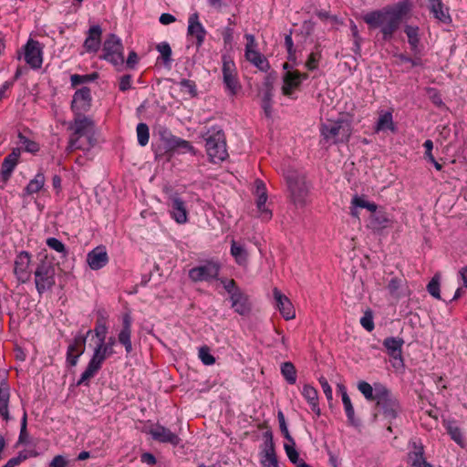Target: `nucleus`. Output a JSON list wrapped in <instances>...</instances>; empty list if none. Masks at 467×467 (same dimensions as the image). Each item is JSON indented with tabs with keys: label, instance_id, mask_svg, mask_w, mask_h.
<instances>
[{
	"label": "nucleus",
	"instance_id": "obj_1",
	"mask_svg": "<svg viewBox=\"0 0 467 467\" xmlns=\"http://www.w3.org/2000/svg\"><path fill=\"white\" fill-rule=\"evenodd\" d=\"M411 8L412 5L409 0H402L392 6L368 12L362 18L370 29L380 27L382 39L388 42L393 38L402 19L410 13Z\"/></svg>",
	"mask_w": 467,
	"mask_h": 467
},
{
	"label": "nucleus",
	"instance_id": "obj_2",
	"mask_svg": "<svg viewBox=\"0 0 467 467\" xmlns=\"http://www.w3.org/2000/svg\"><path fill=\"white\" fill-rule=\"evenodd\" d=\"M158 135L163 145L153 147L155 159H161L165 155L171 156L173 153H186L196 155V150L192 143L186 140L177 137L171 133L170 129L165 126H160Z\"/></svg>",
	"mask_w": 467,
	"mask_h": 467
},
{
	"label": "nucleus",
	"instance_id": "obj_3",
	"mask_svg": "<svg viewBox=\"0 0 467 467\" xmlns=\"http://www.w3.org/2000/svg\"><path fill=\"white\" fill-rule=\"evenodd\" d=\"M201 137L205 140V150L211 162L218 163L228 157L225 134L221 126L207 128Z\"/></svg>",
	"mask_w": 467,
	"mask_h": 467
},
{
	"label": "nucleus",
	"instance_id": "obj_4",
	"mask_svg": "<svg viewBox=\"0 0 467 467\" xmlns=\"http://www.w3.org/2000/svg\"><path fill=\"white\" fill-rule=\"evenodd\" d=\"M352 122L353 119L351 115L348 113L341 114L340 117L332 123L321 125V136L326 140L333 139L334 144L348 143L353 131Z\"/></svg>",
	"mask_w": 467,
	"mask_h": 467
},
{
	"label": "nucleus",
	"instance_id": "obj_5",
	"mask_svg": "<svg viewBox=\"0 0 467 467\" xmlns=\"http://www.w3.org/2000/svg\"><path fill=\"white\" fill-rule=\"evenodd\" d=\"M375 390L377 391V405L380 408L384 418L392 423L402 411L400 400L381 383H375Z\"/></svg>",
	"mask_w": 467,
	"mask_h": 467
},
{
	"label": "nucleus",
	"instance_id": "obj_6",
	"mask_svg": "<svg viewBox=\"0 0 467 467\" xmlns=\"http://www.w3.org/2000/svg\"><path fill=\"white\" fill-rule=\"evenodd\" d=\"M285 180L293 202L296 205L304 206L309 192L306 176L296 171H288Z\"/></svg>",
	"mask_w": 467,
	"mask_h": 467
},
{
	"label": "nucleus",
	"instance_id": "obj_7",
	"mask_svg": "<svg viewBox=\"0 0 467 467\" xmlns=\"http://www.w3.org/2000/svg\"><path fill=\"white\" fill-rule=\"evenodd\" d=\"M101 59L111 63L116 67H121L124 60V47L121 39L113 33L107 36L103 43ZM119 70V68H118Z\"/></svg>",
	"mask_w": 467,
	"mask_h": 467
},
{
	"label": "nucleus",
	"instance_id": "obj_8",
	"mask_svg": "<svg viewBox=\"0 0 467 467\" xmlns=\"http://www.w3.org/2000/svg\"><path fill=\"white\" fill-rule=\"evenodd\" d=\"M221 268L222 265L218 260L213 258L207 259L189 270V278L194 283H209L214 279H218Z\"/></svg>",
	"mask_w": 467,
	"mask_h": 467
},
{
	"label": "nucleus",
	"instance_id": "obj_9",
	"mask_svg": "<svg viewBox=\"0 0 467 467\" xmlns=\"http://www.w3.org/2000/svg\"><path fill=\"white\" fill-rule=\"evenodd\" d=\"M35 284L39 295L50 290L55 285V268L44 260L40 262L35 271Z\"/></svg>",
	"mask_w": 467,
	"mask_h": 467
},
{
	"label": "nucleus",
	"instance_id": "obj_10",
	"mask_svg": "<svg viewBox=\"0 0 467 467\" xmlns=\"http://www.w3.org/2000/svg\"><path fill=\"white\" fill-rule=\"evenodd\" d=\"M92 333V330H88L86 334L78 332L74 338L69 342L67 354L66 365L68 368H73L78 365L79 358L84 354L86 349V343L88 337Z\"/></svg>",
	"mask_w": 467,
	"mask_h": 467
},
{
	"label": "nucleus",
	"instance_id": "obj_11",
	"mask_svg": "<svg viewBox=\"0 0 467 467\" xmlns=\"http://www.w3.org/2000/svg\"><path fill=\"white\" fill-rule=\"evenodd\" d=\"M223 81L225 87L226 91L231 95L234 96L237 94L238 90L241 88V85L237 77V70L234 60L226 55H223Z\"/></svg>",
	"mask_w": 467,
	"mask_h": 467
},
{
	"label": "nucleus",
	"instance_id": "obj_12",
	"mask_svg": "<svg viewBox=\"0 0 467 467\" xmlns=\"http://www.w3.org/2000/svg\"><path fill=\"white\" fill-rule=\"evenodd\" d=\"M408 467H433L427 462L425 457V447L419 439H412L409 441V452L407 453Z\"/></svg>",
	"mask_w": 467,
	"mask_h": 467
},
{
	"label": "nucleus",
	"instance_id": "obj_13",
	"mask_svg": "<svg viewBox=\"0 0 467 467\" xmlns=\"http://www.w3.org/2000/svg\"><path fill=\"white\" fill-rule=\"evenodd\" d=\"M92 106L91 90L88 87H82L75 91L70 109L74 115H82L90 110Z\"/></svg>",
	"mask_w": 467,
	"mask_h": 467
},
{
	"label": "nucleus",
	"instance_id": "obj_14",
	"mask_svg": "<svg viewBox=\"0 0 467 467\" xmlns=\"http://www.w3.org/2000/svg\"><path fill=\"white\" fill-rule=\"evenodd\" d=\"M143 431L150 434L153 441L161 443H169L174 447L178 446L182 441L176 433L160 423H156L149 430H144Z\"/></svg>",
	"mask_w": 467,
	"mask_h": 467
},
{
	"label": "nucleus",
	"instance_id": "obj_15",
	"mask_svg": "<svg viewBox=\"0 0 467 467\" xmlns=\"http://www.w3.org/2000/svg\"><path fill=\"white\" fill-rule=\"evenodd\" d=\"M248 43L245 47V58L256 67L262 72H268L270 69V64L267 58L261 54L259 51L252 49V46L254 45V36L253 35H245Z\"/></svg>",
	"mask_w": 467,
	"mask_h": 467
},
{
	"label": "nucleus",
	"instance_id": "obj_16",
	"mask_svg": "<svg viewBox=\"0 0 467 467\" xmlns=\"http://www.w3.org/2000/svg\"><path fill=\"white\" fill-rule=\"evenodd\" d=\"M25 60L34 69L40 68L42 66V49L38 41L29 39L24 46Z\"/></svg>",
	"mask_w": 467,
	"mask_h": 467
},
{
	"label": "nucleus",
	"instance_id": "obj_17",
	"mask_svg": "<svg viewBox=\"0 0 467 467\" xmlns=\"http://www.w3.org/2000/svg\"><path fill=\"white\" fill-rule=\"evenodd\" d=\"M168 205L171 208V216L178 223H185L188 221V211L185 202L174 193L169 197Z\"/></svg>",
	"mask_w": 467,
	"mask_h": 467
},
{
	"label": "nucleus",
	"instance_id": "obj_18",
	"mask_svg": "<svg viewBox=\"0 0 467 467\" xmlns=\"http://www.w3.org/2000/svg\"><path fill=\"white\" fill-rule=\"evenodd\" d=\"M206 33L204 26L199 21V14L197 12L191 14L188 19L187 35L188 36L195 37L197 50H199L204 43Z\"/></svg>",
	"mask_w": 467,
	"mask_h": 467
},
{
	"label": "nucleus",
	"instance_id": "obj_19",
	"mask_svg": "<svg viewBox=\"0 0 467 467\" xmlns=\"http://www.w3.org/2000/svg\"><path fill=\"white\" fill-rule=\"evenodd\" d=\"M31 262V255L26 251L20 252L15 260L14 273L17 280L21 283H26L30 277L28 270Z\"/></svg>",
	"mask_w": 467,
	"mask_h": 467
},
{
	"label": "nucleus",
	"instance_id": "obj_20",
	"mask_svg": "<svg viewBox=\"0 0 467 467\" xmlns=\"http://www.w3.org/2000/svg\"><path fill=\"white\" fill-rule=\"evenodd\" d=\"M275 306L285 320L293 319L296 317L294 306L289 298L275 287L273 290Z\"/></svg>",
	"mask_w": 467,
	"mask_h": 467
},
{
	"label": "nucleus",
	"instance_id": "obj_21",
	"mask_svg": "<svg viewBox=\"0 0 467 467\" xmlns=\"http://www.w3.org/2000/svg\"><path fill=\"white\" fill-rule=\"evenodd\" d=\"M131 325L132 317L130 313H125L122 317V327L118 335V341L125 348L127 354L132 352V342H131Z\"/></svg>",
	"mask_w": 467,
	"mask_h": 467
},
{
	"label": "nucleus",
	"instance_id": "obj_22",
	"mask_svg": "<svg viewBox=\"0 0 467 467\" xmlns=\"http://www.w3.org/2000/svg\"><path fill=\"white\" fill-rule=\"evenodd\" d=\"M87 263L92 270H99L109 263V255L105 246L99 245L87 254Z\"/></svg>",
	"mask_w": 467,
	"mask_h": 467
},
{
	"label": "nucleus",
	"instance_id": "obj_23",
	"mask_svg": "<svg viewBox=\"0 0 467 467\" xmlns=\"http://www.w3.org/2000/svg\"><path fill=\"white\" fill-rule=\"evenodd\" d=\"M20 155H21V149L14 148L12 150L11 153H9L4 159V161L1 164V171H0L1 177L4 182H7L10 179L14 170L16 169V165L19 162Z\"/></svg>",
	"mask_w": 467,
	"mask_h": 467
},
{
	"label": "nucleus",
	"instance_id": "obj_24",
	"mask_svg": "<svg viewBox=\"0 0 467 467\" xmlns=\"http://www.w3.org/2000/svg\"><path fill=\"white\" fill-rule=\"evenodd\" d=\"M83 47L88 53H96L101 46L102 28L99 25L91 26L87 33Z\"/></svg>",
	"mask_w": 467,
	"mask_h": 467
},
{
	"label": "nucleus",
	"instance_id": "obj_25",
	"mask_svg": "<svg viewBox=\"0 0 467 467\" xmlns=\"http://www.w3.org/2000/svg\"><path fill=\"white\" fill-rule=\"evenodd\" d=\"M428 8L433 17L442 24L450 25L452 18L450 15V9L441 0H428Z\"/></svg>",
	"mask_w": 467,
	"mask_h": 467
},
{
	"label": "nucleus",
	"instance_id": "obj_26",
	"mask_svg": "<svg viewBox=\"0 0 467 467\" xmlns=\"http://www.w3.org/2000/svg\"><path fill=\"white\" fill-rule=\"evenodd\" d=\"M229 300L231 307L240 316H246L251 312L252 307L249 297L243 290L229 296Z\"/></svg>",
	"mask_w": 467,
	"mask_h": 467
},
{
	"label": "nucleus",
	"instance_id": "obj_27",
	"mask_svg": "<svg viewBox=\"0 0 467 467\" xmlns=\"http://www.w3.org/2000/svg\"><path fill=\"white\" fill-rule=\"evenodd\" d=\"M93 120L85 116V114H82L74 115V119L69 123L68 129L73 130V133L71 134L72 136L79 139L87 134V130L88 128H93Z\"/></svg>",
	"mask_w": 467,
	"mask_h": 467
},
{
	"label": "nucleus",
	"instance_id": "obj_28",
	"mask_svg": "<svg viewBox=\"0 0 467 467\" xmlns=\"http://www.w3.org/2000/svg\"><path fill=\"white\" fill-rule=\"evenodd\" d=\"M405 341L402 337H388L383 340L382 345L390 358L402 361V347Z\"/></svg>",
	"mask_w": 467,
	"mask_h": 467
},
{
	"label": "nucleus",
	"instance_id": "obj_29",
	"mask_svg": "<svg viewBox=\"0 0 467 467\" xmlns=\"http://www.w3.org/2000/svg\"><path fill=\"white\" fill-rule=\"evenodd\" d=\"M10 387L5 379H0V417L6 422L11 420L9 414Z\"/></svg>",
	"mask_w": 467,
	"mask_h": 467
},
{
	"label": "nucleus",
	"instance_id": "obj_30",
	"mask_svg": "<svg viewBox=\"0 0 467 467\" xmlns=\"http://www.w3.org/2000/svg\"><path fill=\"white\" fill-rule=\"evenodd\" d=\"M282 94L288 98H293L294 91L301 86L297 76V70L294 72H285L283 77Z\"/></svg>",
	"mask_w": 467,
	"mask_h": 467
},
{
	"label": "nucleus",
	"instance_id": "obj_31",
	"mask_svg": "<svg viewBox=\"0 0 467 467\" xmlns=\"http://www.w3.org/2000/svg\"><path fill=\"white\" fill-rule=\"evenodd\" d=\"M420 28L417 26L405 25L404 33L408 37V43L413 55H420V38L419 35Z\"/></svg>",
	"mask_w": 467,
	"mask_h": 467
},
{
	"label": "nucleus",
	"instance_id": "obj_32",
	"mask_svg": "<svg viewBox=\"0 0 467 467\" xmlns=\"http://www.w3.org/2000/svg\"><path fill=\"white\" fill-rule=\"evenodd\" d=\"M302 396L309 404L312 411L319 417L321 415V410L318 403V394L317 389L309 384H305L302 389Z\"/></svg>",
	"mask_w": 467,
	"mask_h": 467
},
{
	"label": "nucleus",
	"instance_id": "obj_33",
	"mask_svg": "<svg viewBox=\"0 0 467 467\" xmlns=\"http://www.w3.org/2000/svg\"><path fill=\"white\" fill-rule=\"evenodd\" d=\"M374 129H375L376 132L384 131V130H390L392 132H396L397 127L395 126V124L393 122L392 111H390V110L382 111L379 114V117L376 122V126Z\"/></svg>",
	"mask_w": 467,
	"mask_h": 467
},
{
	"label": "nucleus",
	"instance_id": "obj_34",
	"mask_svg": "<svg viewBox=\"0 0 467 467\" xmlns=\"http://www.w3.org/2000/svg\"><path fill=\"white\" fill-rule=\"evenodd\" d=\"M277 72L272 70L267 72L264 78L260 91L262 92L263 98H274L275 83L277 80Z\"/></svg>",
	"mask_w": 467,
	"mask_h": 467
},
{
	"label": "nucleus",
	"instance_id": "obj_35",
	"mask_svg": "<svg viewBox=\"0 0 467 467\" xmlns=\"http://www.w3.org/2000/svg\"><path fill=\"white\" fill-rule=\"evenodd\" d=\"M255 182L258 192V198L256 200L257 209L262 214L266 215L267 219H271L272 212L265 208V202L267 201L265 186L262 181H256Z\"/></svg>",
	"mask_w": 467,
	"mask_h": 467
},
{
	"label": "nucleus",
	"instance_id": "obj_36",
	"mask_svg": "<svg viewBox=\"0 0 467 467\" xmlns=\"http://www.w3.org/2000/svg\"><path fill=\"white\" fill-rule=\"evenodd\" d=\"M45 185V175L42 171H38L34 179L30 180L27 185L24 188L23 196H29L37 193L42 190Z\"/></svg>",
	"mask_w": 467,
	"mask_h": 467
},
{
	"label": "nucleus",
	"instance_id": "obj_37",
	"mask_svg": "<svg viewBox=\"0 0 467 467\" xmlns=\"http://www.w3.org/2000/svg\"><path fill=\"white\" fill-rule=\"evenodd\" d=\"M231 254L239 265H245L248 260V253L244 245L238 244L236 241L231 242Z\"/></svg>",
	"mask_w": 467,
	"mask_h": 467
},
{
	"label": "nucleus",
	"instance_id": "obj_38",
	"mask_svg": "<svg viewBox=\"0 0 467 467\" xmlns=\"http://www.w3.org/2000/svg\"><path fill=\"white\" fill-rule=\"evenodd\" d=\"M389 223V219L384 212L377 211L369 216V227L373 230H380L386 228Z\"/></svg>",
	"mask_w": 467,
	"mask_h": 467
},
{
	"label": "nucleus",
	"instance_id": "obj_39",
	"mask_svg": "<svg viewBox=\"0 0 467 467\" xmlns=\"http://www.w3.org/2000/svg\"><path fill=\"white\" fill-rule=\"evenodd\" d=\"M342 403L348 424L354 427H358L360 425V420L355 417L354 407L348 393L343 394Z\"/></svg>",
	"mask_w": 467,
	"mask_h": 467
},
{
	"label": "nucleus",
	"instance_id": "obj_40",
	"mask_svg": "<svg viewBox=\"0 0 467 467\" xmlns=\"http://www.w3.org/2000/svg\"><path fill=\"white\" fill-rule=\"evenodd\" d=\"M281 374L288 384L293 385L296 382V369L291 361L282 363Z\"/></svg>",
	"mask_w": 467,
	"mask_h": 467
},
{
	"label": "nucleus",
	"instance_id": "obj_41",
	"mask_svg": "<svg viewBox=\"0 0 467 467\" xmlns=\"http://www.w3.org/2000/svg\"><path fill=\"white\" fill-rule=\"evenodd\" d=\"M117 340L115 337H109L107 338H101L99 340L98 344L96 345L97 348H99L100 351L107 354L109 357H111L115 354L114 346L116 344Z\"/></svg>",
	"mask_w": 467,
	"mask_h": 467
},
{
	"label": "nucleus",
	"instance_id": "obj_42",
	"mask_svg": "<svg viewBox=\"0 0 467 467\" xmlns=\"http://www.w3.org/2000/svg\"><path fill=\"white\" fill-rule=\"evenodd\" d=\"M156 49L161 54V58L165 66H170L171 63V47L166 41L161 42L156 46Z\"/></svg>",
	"mask_w": 467,
	"mask_h": 467
},
{
	"label": "nucleus",
	"instance_id": "obj_43",
	"mask_svg": "<svg viewBox=\"0 0 467 467\" xmlns=\"http://www.w3.org/2000/svg\"><path fill=\"white\" fill-rule=\"evenodd\" d=\"M358 389L363 394L367 400H377V391L375 386L372 387L367 381L361 380L358 383Z\"/></svg>",
	"mask_w": 467,
	"mask_h": 467
},
{
	"label": "nucleus",
	"instance_id": "obj_44",
	"mask_svg": "<svg viewBox=\"0 0 467 467\" xmlns=\"http://www.w3.org/2000/svg\"><path fill=\"white\" fill-rule=\"evenodd\" d=\"M137 139L140 146L144 147L148 144L150 139V130L146 123L140 122L137 125Z\"/></svg>",
	"mask_w": 467,
	"mask_h": 467
},
{
	"label": "nucleus",
	"instance_id": "obj_45",
	"mask_svg": "<svg viewBox=\"0 0 467 467\" xmlns=\"http://www.w3.org/2000/svg\"><path fill=\"white\" fill-rule=\"evenodd\" d=\"M109 358L107 354L100 351L99 348H94L93 354L91 356V358L88 361V364H90L92 367H94L99 371L101 369L102 365L104 361Z\"/></svg>",
	"mask_w": 467,
	"mask_h": 467
},
{
	"label": "nucleus",
	"instance_id": "obj_46",
	"mask_svg": "<svg viewBox=\"0 0 467 467\" xmlns=\"http://www.w3.org/2000/svg\"><path fill=\"white\" fill-rule=\"evenodd\" d=\"M18 140L19 142L24 145V150L26 152L36 154L39 151L40 147L39 144L34 140H31L26 136H25L22 132H18Z\"/></svg>",
	"mask_w": 467,
	"mask_h": 467
},
{
	"label": "nucleus",
	"instance_id": "obj_47",
	"mask_svg": "<svg viewBox=\"0 0 467 467\" xmlns=\"http://www.w3.org/2000/svg\"><path fill=\"white\" fill-rule=\"evenodd\" d=\"M285 451L289 459V461L297 467L301 462H305L304 460L299 458V452L296 449V442L293 443H285L284 445Z\"/></svg>",
	"mask_w": 467,
	"mask_h": 467
},
{
	"label": "nucleus",
	"instance_id": "obj_48",
	"mask_svg": "<svg viewBox=\"0 0 467 467\" xmlns=\"http://www.w3.org/2000/svg\"><path fill=\"white\" fill-rule=\"evenodd\" d=\"M98 78H99V73H97V72H93L91 74H87V75L74 74V75H71V77H70L71 86L77 87V86L84 84V83L92 82V81L96 80Z\"/></svg>",
	"mask_w": 467,
	"mask_h": 467
},
{
	"label": "nucleus",
	"instance_id": "obj_49",
	"mask_svg": "<svg viewBox=\"0 0 467 467\" xmlns=\"http://www.w3.org/2000/svg\"><path fill=\"white\" fill-rule=\"evenodd\" d=\"M28 438L29 434L27 431V413L26 410H24L23 417L21 419L20 433L16 446L17 447L19 444L29 443Z\"/></svg>",
	"mask_w": 467,
	"mask_h": 467
},
{
	"label": "nucleus",
	"instance_id": "obj_50",
	"mask_svg": "<svg viewBox=\"0 0 467 467\" xmlns=\"http://www.w3.org/2000/svg\"><path fill=\"white\" fill-rule=\"evenodd\" d=\"M441 285L440 275L436 274L427 285V291L429 294L436 299L441 300Z\"/></svg>",
	"mask_w": 467,
	"mask_h": 467
},
{
	"label": "nucleus",
	"instance_id": "obj_51",
	"mask_svg": "<svg viewBox=\"0 0 467 467\" xmlns=\"http://www.w3.org/2000/svg\"><path fill=\"white\" fill-rule=\"evenodd\" d=\"M178 85L181 87V91L188 93L191 98L198 96L197 87L193 80L182 78Z\"/></svg>",
	"mask_w": 467,
	"mask_h": 467
},
{
	"label": "nucleus",
	"instance_id": "obj_52",
	"mask_svg": "<svg viewBox=\"0 0 467 467\" xmlns=\"http://www.w3.org/2000/svg\"><path fill=\"white\" fill-rule=\"evenodd\" d=\"M321 57V51L318 50V47H316V51L311 52L307 57L306 67L310 71L317 69Z\"/></svg>",
	"mask_w": 467,
	"mask_h": 467
},
{
	"label": "nucleus",
	"instance_id": "obj_53",
	"mask_svg": "<svg viewBox=\"0 0 467 467\" xmlns=\"http://www.w3.org/2000/svg\"><path fill=\"white\" fill-rule=\"evenodd\" d=\"M47 245L57 253H60L63 257H67L68 254V250L67 249L66 245L57 238L55 237H49L47 239Z\"/></svg>",
	"mask_w": 467,
	"mask_h": 467
},
{
	"label": "nucleus",
	"instance_id": "obj_54",
	"mask_svg": "<svg viewBox=\"0 0 467 467\" xmlns=\"http://www.w3.org/2000/svg\"><path fill=\"white\" fill-rule=\"evenodd\" d=\"M99 372L94 367L88 363L86 369L82 372L79 379L77 381L76 385L81 386H89L88 380L93 378Z\"/></svg>",
	"mask_w": 467,
	"mask_h": 467
},
{
	"label": "nucleus",
	"instance_id": "obj_55",
	"mask_svg": "<svg viewBox=\"0 0 467 467\" xmlns=\"http://www.w3.org/2000/svg\"><path fill=\"white\" fill-rule=\"evenodd\" d=\"M199 358L206 365L211 366L215 363V358L212 355L211 349L208 346H202L199 348Z\"/></svg>",
	"mask_w": 467,
	"mask_h": 467
},
{
	"label": "nucleus",
	"instance_id": "obj_56",
	"mask_svg": "<svg viewBox=\"0 0 467 467\" xmlns=\"http://www.w3.org/2000/svg\"><path fill=\"white\" fill-rule=\"evenodd\" d=\"M351 203L352 206H354L355 208H365L370 211L371 213H375L378 208L376 203L366 201L363 198L358 197V195L354 196Z\"/></svg>",
	"mask_w": 467,
	"mask_h": 467
},
{
	"label": "nucleus",
	"instance_id": "obj_57",
	"mask_svg": "<svg viewBox=\"0 0 467 467\" xmlns=\"http://www.w3.org/2000/svg\"><path fill=\"white\" fill-rule=\"evenodd\" d=\"M264 444L265 449L263 451L264 454H271L275 453V442L273 440V433L271 430L266 431L264 434Z\"/></svg>",
	"mask_w": 467,
	"mask_h": 467
},
{
	"label": "nucleus",
	"instance_id": "obj_58",
	"mask_svg": "<svg viewBox=\"0 0 467 467\" xmlns=\"http://www.w3.org/2000/svg\"><path fill=\"white\" fill-rule=\"evenodd\" d=\"M277 419H278V422H279L280 431H281L283 436L285 437V439L289 443H293L294 444L295 440L290 435V432H289V431L287 429V425H286V422H285V415H284V413L281 410L278 411Z\"/></svg>",
	"mask_w": 467,
	"mask_h": 467
},
{
	"label": "nucleus",
	"instance_id": "obj_59",
	"mask_svg": "<svg viewBox=\"0 0 467 467\" xmlns=\"http://www.w3.org/2000/svg\"><path fill=\"white\" fill-rule=\"evenodd\" d=\"M446 430L451 440L461 446L463 445L462 433L458 426L450 423L446 427Z\"/></svg>",
	"mask_w": 467,
	"mask_h": 467
},
{
	"label": "nucleus",
	"instance_id": "obj_60",
	"mask_svg": "<svg viewBox=\"0 0 467 467\" xmlns=\"http://www.w3.org/2000/svg\"><path fill=\"white\" fill-rule=\"evenodd\" d=\"M285 46L287 50V59L290 62L296 64V49L294 48V42L291 36V33L286 35L285 37Z\"/></svg>",
	"mask_w": 467,
	"mask_h": 467
},
{
	"label": "nucleus",
	"instance_id": "obj_61",
	"mask_svg": "<svg viewBox=\"0 0 467 467\" xmlns=\"http://www.w3.org/2000/svg\"><path fill=\"white\" fill-rule=\"evenodd\" d=\"M360 324L368 332H371L374 329L375 325L371 310H367L364 313V316L360 318Z\"/></svg>",
	"mask_w": 467,
	"mask_h": 467
},
{
	"label": "nucleus",
	"instance_id": "obj_62",
	"mask_svg": "<svg viewBox=\"0 0 467 467\" xmlns=\"http://www.w3.org/2000/svg\"><path fill=\"white\" fill-rule=\"evenodd\" d=\"M260 462L264 467H279L276 453L264 454Z\"/></svg>",
	"mask_w": 467,
	"mask_h": 467
},
{
	"label": "nucleus",
	"instance_id": "obj_63",
	"mask_svg": "<svg viewBox=\"0 0 467 467\" xmlns=\"http://www.w3.org/2000/svg\"><path fill=\"white\" fill-rule=\"evenodd\" d=\"M428 93L430 94L431 101L438 108L445 107L444 102L442 101L441 96L440 92L436 88H429Z\"/></svg>",
	"mask_w": 467,
	"mask_h": 467
},
{
	"label": "nucleus",
	"instance_id": "obj_64",
	"mask_svg": "<svg viewBox=\"0 0 467 467\" xmlns=\"http://www.w3.org/2000/svg\"><path fill=\"white\" fill-rule=\"evenodd\" d=\"M38 455L37 451L35 450H23L20 451L15 458V460L18 462V464L22 463L26 460L33 457H36Z\"/></svg>",
	"mask_w": 467,
	"mask_h": 467
}]
</instances>
